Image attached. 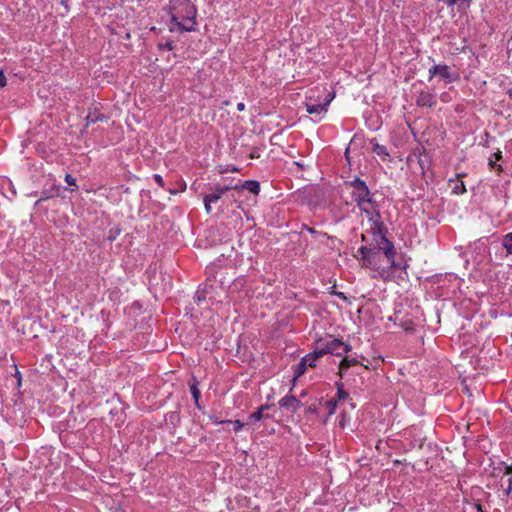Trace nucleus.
I'll use <instances>...</instances> for the list:
<instances>
[{
  "label": "nucleus",
  "instance_id": "5",
  "mask_svg": "<svg viewBox=\"0 0 512 512\" xmlns=\"http://www.w3.org/2000/svg\"><path fill=\"white\" fill-rule=\"evenodd\" d=\"M438 76L440 79L444 80L446 83L452 82L451 71L448 65H434L429 69V78L428 80H432L433 77Z\"/></svg>",
  "mask_w": 512,
  "mask_h": 512
},
{
  "label": "nucleus",
  "instance_id": "29",
  "mask_svg": "<svg viewBox=\"0 0 512 512\" xmlns=\"http://www.w3.org/2000/svg\"><path fill=\"white\" fill-rule=\"evenodd\" d=\"M6 86V77L3 71H0V88Z\"/></svg>",
  "mask_w": 512,
  "mask_h": 512
},
{
  "label": "nucleus",
  "instance_id": "19",
  "mask_svg": "<svg viewBox=\"0 0 512 512\" xmlns=\"http://www.w3.org/2000/svg\"><path fill=\"white\" fill-rule=\"evenodd\" d=\"M337 404H338L337 399H334V398L325 402L324 407L327 410L328 416H331L335 413Z\"/></svg>",
  "mask_w": 512,
  "mask_h": 512
},
{
  "label": "nucleus",
  "instance_id": "20",
  "mask_svg": "<svg viewBox=\"0 0 512 512\" xmlns=\"http://www.w3.org/2000/svg\"><path fill=\"white\" fill-rule=\"evenodd\" d=\"M336 385H337L338 390H337L336 397H334V399H337V402H339L340 400L348 399L349 393L343 389L342 383L337 382Z\"/></svg>",
  "mask_w": 512,
  "mask_h": 512
},
{
  "label": "nucleus",
  "instance_id": "2",
  "mask_svg": "<svg viewBox=\"0 0 512 512\" xmlns=\"http://www.w3.org/2000/svg\"><path fill=\"white\" fill-rule=\"evenodd\" d=\"M168 13L171 16L170 32L195 31L197 8L190 0H169Z\"/></svg>",
  "mask_w": 512,
  "mask_h": 512
},
{
  "label": "nucleus",
  "instance_id": "3",
  "mask_svg": "<svg viewBox=\"0 0 512 512\" xmlns=\"http://www.w3.org/2000/svg\"><path fill=\"white\" fill-rule=\"evenodd\" d=\"M347 188L350 189L351 202L356 203L360 212L378 205L368 186L360 178H355L347 183Z\"/></svg>",
  "mask_w": 512,
  "mask_h": 512
},
{
  "label": "nucleus",
  "instance_id": "11",
  "mask_svg": "<svg viewBox=\"0 0 512 512\" xmlns=\"http://www.w3.org/2000/svg\"><path fill=\"white\" fill-rule=\"evenodd\" d=\"M301 402L293 395H286L279 400L280 407L291 409L292 411H296Z\"/></svg>",
  "mask_w": 512,
  "mask_h": 512
},
{
  "label": "nucleus",
  "instance_id": "27",
  "mask_svg": "<svg viewBox=\"0 0 512 512\" xmlns=\"http://www.w3.org/2000/svg\"><path fill=\"white\" fill-rule=\"evenodd\" d=\"M153 178H154V181H155L159 186H161V187H163V186H164V180H163V178H162V176H161V175H159V174H155V175L153 176Z\"/></svg>",
  "mask_w": 512,
  "mask_h": 512
},
{
  "label": "nucleus",
  "instance_id": "14",
  "mask_svg": "<svg viewBox=\"0 0 512 512\" xmlns=\"http://www.w3.org/2000/svg\"><path fill=\"white\" fill-rule=\"evenodd\" d=\"M198 384L199 383H198L197 379L195 377H193L192 380L189 382V389H190V392H191V395L193 397L196 407L198 409H201V407L199 405V399H200L201 393L198 388Z\"/></svg>",
  "mask_w": 512,
  "mask_h": 512
},
{
  "label": "nucleus",
  "instance_id": "24",
  "mask_svg": "<svg viewBox=\"0 0 512 512\" xmlns=\"http://www.w3.org/2000/svg\"><path fill=\"white\" fill-rule=\"evenodd\" d=\"M496 161L497 160H494L493 158H490L489 161H488V165L491 169H494L497 171L498 174H500V172L502 171V167L501 165H496Z\"/></svg>",
  "mask_w": 512,
  "mask_h": 512
},
{
  "label": "nucleus",
  "instance_id": "33",
  "mask_svg": "<svg viewBox=\"0 0 512 512\" xmlns=\"http://www.w3.org/2000/svg\"><path fill=\"white\" fill-rule=\"evenodd\" d=\"M367 235H369V233H365V232L363 231V233L361 234V240H362V241H366V240H367V239H366Z\"/></svg>",
  "mask_w": 512,
  "mask_h": 512
},
{
  "label": "nucleus",
  "instance_id": "32",
  "mask_svg": "<svg viewBox=\"0 0 512 512\" xmlns=\"http://www.w3.org/2000/svg\"><path fill=\"white\" fill-rule=\"evenodd\" d=\"M237 110H238L239 112L244 111V110H245V104H244L243 102L238 103V104H237Z\"/></svg>",
  "mask_w": 512,
  "mask_h": 512
},
{
  "label": "nucleus",
  "instance_id": "7",
  "mask_svg": "<svg viewBox=\"0 0 512 512\" xmlns=\"http://www.w3.org/2000/svg\"><path fill=\"white\" fill-rule=\"evenodd\" d=\"M107 120H108V117L106 115L102 114L98 110L97 106L95 105L94 107L89 109L88 115L85 118L86 127L89 126L90 124H95L97 122H103V121H107Z\"/></svg>",
  "mask_w": 512,
  "mask_h": 512
},
{
  "label": "nucleus",
  "instance_id": "35",
  "mask_svg": "<svg viewBox=\"0 0 512 512\" xmlns=\"http://www.w3.org/2000/svg\"><path fill=\"white\" fill-rule=\"evenodd\" d=\"M256 157H258V155L254 154V153H251V154L249 155V158H250V159H254V158H256Z\"/></svg>",
  "mask_w": 512,
  "mask_h": 512
},
{
  "label": "nucleus",
  "instance_id": "4",
  "mask_svg": "<svg viewBox=\"0 0 512 512\" xmlns=\"http://www.w3.org/2000/svg\"><path fill=\"white\" fill-rule=\"evenodd\" d=\"M317 347L323 356L326 354L342 356L352 350V346L349 343H345L338 338H333L332 336L318 340Z\"/></svg>",
  "mask_w": 512,
  "mask_h": 512
},
{
  "label": "nucleus",
  "instance_id": "23",
  "mask_svg": "<svg viewBox=\"0 0 512 512\" xmlns=\"http://www.w3.org/2000/svg\"><path fill=\"white\" fill-rule=\"evenodd\" d=\"M453 192L456 193L457 195L464 194L466 192V188H465L464 183L463 182L457 183L453 187Z\"/></svg>",
  "mask_w": 512,
  "mask_h": 512
},
{
  "label": "nucleus",
  "instance_id": "1",
  "mask_svg": "<svg viewBox=\"0 0 512 512\" xmlns=\"http://www.w3.org/2000/svg\"><path fill=\"white\" fill-rule=\"evenodd\" d=\"M361 227L365 233H369L372 241L376 244L377 250L367 246H361L358 253L362 258V266L379 269L378 261L380 258V251H382L387 258V261L393 267L395 265L396 250L391 241L386 237L387 228L382 221L379 206L369 208L360 212Z\"/></svg>",
  "mask_w": 512,
  "mask_h": 512
},
{
  "label": "nucleus",
  "instance_id": "17",
  "mask_svg": "<svg viewBox=\"0 0 512 512\" xmlns=\"http://www.w3.org/2000/svg\"><path fill=\"white\" fill-rule=\"evenodd\" d=\"M269 408L268 405H262L260 408H258L255 412H253L249 418L250 420H254V421H260L262 420L265 416H264V411L267 410Z\"/></svg>",
  "mask_w": 512,
  "mask_h": 512
},
{
  "label": "nucleus",
  "instance_id": "36",
  "mask_svg": "<svg viewBox=\"0 0 512 512\" xmlns=\"http://www.w3.org/2000/svg\"><path fill=\"white\" fill-rule=\"evenodd\" d=\"M309 411H310V412H314V411H315V408L310 407V408H309Z\"/></svg>",
  "mask_w": 512,
  "mask_h": 512
},
{
  "label": "nucleus",
  "instance_id": "16",
  "mask_svg": "<svg viewBox=\"0 0 512 512\" xmlns=\"http://www.w3.org/2000/svg\"><path fill=\"white\" fill-rule=\"evenodd\" d=\"M502 246L505 248L507 254L512 255V232L503 236Z\"/></svg>",
  "mask_w": 512,
  "mask_h": 512
},
{
  "label": "nucleus",
  "instance_id": "8",
  "mask_svg": "<svg viewBox=\"0 0 512 512\" xmlns=\"http://www.w3.org/2000/svg\"><path fill=\"white\" fill-rule=\"evenodd\" d=\"M416 103L420 107H433L436 104V96L428 91H421Z\"/></svg>",
  "mask_w": 512,
  "mask_h": 512
},
{
  "label": "nucleus",
  "instance_id": "18",
  "mask_svg": "<svg viewBox=\"0 0 512 512\" xmlns=\"http://www.w3.org/2000/svg\"><path fill=\"white\" fill-rule=\"evenodd\" d=\"M307 368H308V365L302 358L294 369L295 378H299L300 376H302L306 372Z\"/></svg>",
  "mask_w": 512,
  "mask_h": 512
},
{
  "label": "nucleus",
  "instance_id": "10",
  "mask_svg": "<svg viewBox=\"0 0 512 512\" xmlns=\"http://www.w3.org/2000/svg\"><path fill=\"white\" fill-rule=\"evenodd\" d=\"M232 189H234V190L246 189V190L250 191L251 193L257 195L260 192V184L258 181H255V180H246L239 185L232 186Z\"/></svg>",
  "mask_w": 512,
  "mask_h": 512
},
{
  "label": "nucleus",
  "instance_id": "15",
  "mask_svg": "<svg viewBox=\"0 0 512 512\" xmlns=\"http://www.w3.org/2000/svg\"><path fill=\"white\" fill-rule=\"evenodd\" d=\"M372 151L377 156H379L382 160H386V158L389 156L387 148L384 145H381L379 143H374L373 144Z\"/></svg>",
  "mask_w": 512,
  "mask_h": 512
},
{
  "label": "nucleus",
  "instance_id": "9",
  "mask_svg": "<svg viewBox=\"0 0 512 512\" xmlns=\"http://www.w3.org/2000/svg\"><path fill=\"white\" fill-rule=\"evenodd\" d=\"M232 189V186H223V187H215L211 193H208L204 196L205 200L211 203H216L221 197L229 190Z\"/></svg>",
  "mask_w": 512,
  "mask_h": 512
},
{
  "label": "nucleus",
  "instance_id": "25",
  "mask_svg": "<svg viewBox=\"0 0 512 512\" xmlns=\"http://www.w3.org/2000/svg\"><path fill=\"white\" fill-rule=\"evenodd\" d=\"M64 180L68 185L77 187L76 179L71 174H66Z\"/></svg>",
  "mask_w": 512,
  "mask_h": 512
},
{
  "label": "nucleus",
  "instance_id": "22",
  "mask_svg": "<svg viewBox=\"0 0 512 512\" xmlns=\"http://www.w3.org/2000/svg\"><path fill=\"white\" fill-rule=\"evenodd\" d=\"M400 327L405 331H413L414 330V322L412 320L402 321L400 323Z\"/></svg>",
  "mask_w": 512,
  "mask_h": 512
},
{
  "label": "nucleus",
  "instance_id": "28",
  "mask_svg": "<svg viewBox=\"0 0 512 512\" xmlns=\"http://www.w3.org/2000/svg\"><path fill=\"white\" fill-rule=\"evenodd\" d=\"M203 201H204V206H205V210H206L207 214H210V213L212 212V207H211V205H212L213 203L208 202L207 200H205V198H203Z\"/></svg>",
  "mask_w": 512,
  "mask_h": 512
},
{
  "label": "nucleus",
  "instance_id": "26",
  "mask_svg": "<svg viewBox=\"0 0 512 512\" xmlns=\"http://www.w3.org/2000/svg\"><path fill=\"white\" fill-rule=\"evenodd\" d=\"M233 423V428H234V431L235 432H239L240 430H242L244 424L240 421V420H235Z\"/></svg>",
  "mask_w": 512,
  "mask_h": 512
},
{
  "label": "nucleus",
  "instance_id": "6",
  "mask_svg": "<svg viewBox=\"0 0 512 512\" xmlns=\"http://www.w3.org/2000/svg\"><path fill=\"white\" fill-rule=\"evenodd\" d=\"M335 95L332 94L329 96V98L323 103V104H306V111L308 114L311 115H319L325 114L328 110V106L331 103V101L334 99ZM321 117H319V120Z\"/></svg>",
  "mask_w": 512,
  "mask_h": 512
},
{
  "label": "nucleus",
  "instance_id": "21",
  "mask_svg": "<svg viewBox=\"0 0 512 512\" xmlns=\"http://www.w3.org/2000/svg\"><path fill=\"white\" fill-rule=\"evenodd\" d=\"M158 48L160 50H168V51H172L174 48H175V44H174V41L172 40H167L166 42L164 43H159L158 44Z\"/></svg>",
  "mask_w": 512,
  "mask_h": 512
},
{
  "label": "nucleus",
  "instance_id": "31",
  "mask_svg": "<svg viewBox=\"0 0 512 512\" xmlns=\"http://www.w3.org/2000/svg\"><path fill=\"white\" fill-rule=\"evenodd\" d=\"M492 157L494 158V160H497V161L500 160L502 158L501 151L495 152Z\"/></svg>",
  "mask_w": 512,
  "mask_h": 512
},
{
  "label": "nucleus",
  "instance_id": "34",
  "mask_svg": "<svg viewBox=\"0 0 512 512\" xmlns=\"http://www.w3.org/2000/svg\"><path fill=\"white\" fill-rule=\"evenodd\" d=\"M477 511L478 512H484L482 509V506L480 504H477Z\"/></svg>",
  "mask_w": 512,
  "mask_h": 512
},
{
  "label": "nucleus",
  "instance_id": "13",
  "mask_svg": "<svg viewBox=\"0 0 512 512\" xmlns=\"http://www.w3.org/2000/svg\"><path fill=\"white\" fill-rule=\"evenodd\" d=\"M358 364H360V362L356 358H350L348 356L343 357L339 364V376L342 378L345 370Z\"/></svg>",
  "mask_w": 512,
  "mask_h": 512
},
{
  "label": "nucleus",
  "instance_id": "12",
  "mask_svg": "<svg viewBox=\"0 0 512 512\" xmlns=\"http://www.w3.org/2000/svg\"><path fill=\"white\" fill-rule=\"evenodd\" d=\"M322 357H323L322 353L320 352V350L316 346V348L312 352L306 354L302 358L304 359V361L306 362L308 367L314 368V367H316L317 362L319 361V359H321Z\"/></svg>",
  "mask_w": 512,
  "mask_h": 512
},
{
  "label": "nucleus",
  "instance_id": "30",
  "mask_svg": "<svg viewBox=\"0 0 512 512\" xmlns=\"http://www.w3.org/2000/svg\"><path fill=\"white\" fill-rule=\"evenodd\" d=\"M210 419L213 421L214 424L231 423L230 420H226V421L219 420V419H217L215 417H212V416L210 417Z\"/></svg>",
  "mask_w": 512,
  "mask_h": 512
}]
</instances>
